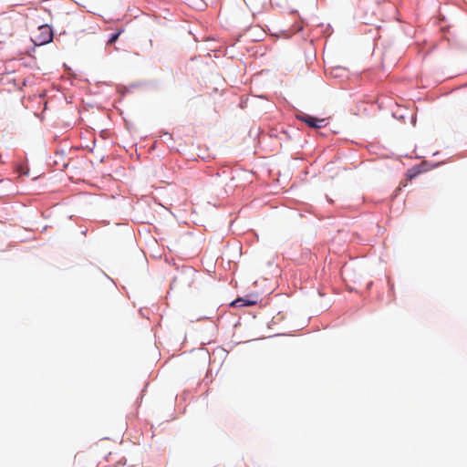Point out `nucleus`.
I'll use <instances>...</instances> for the list:
<instances>
[{
    "label": "nucleus",
    "instance_id": "obj_1",
    "mask_svg": "<svg viewBox=\"0 0 467 467\" xmlns=\"http://www.w3.org/2000/svg\"><path fill=\"white\" fill-rule=\"evenodd\" d=\"M26 23V17L21 13L10 11L0 14V41L22 32Z\"/></svg>",
    "mask_w": 467,
    "mask_h": 467
},
{
    "label": "nucleus",
    "instance_id": "obj_2",
    "mask_svg": "<svg viewBox=\"0 0 467 467\" xmlns=\"http://www.w3.org/2000/svg\"><path fill=\"white\" fill-rule=\"evenodd\" d=\"M53 39V31L48 25H43L37 27L32 36V41L36 46H43Z\"/></svg>",
    "mask_w": 467,
    "mask_h": 467
},
{
    "label": "nucleus",
    "instance_id": "obj_3",
    "mask_svg": "<svg viewBox=\"0 0 467 467\" xmlns=\"http://www.w3.org/2000/svg\"><path fill=\"white\" fill-rule=\"evenodd\" d=\"M196 272L194 269L187 267L184 268L180 275L174 277L172 285L177 286L179 285H185L187 287H191L194 282Z\"/></svg>",
    "mask_w": 467,
    "mask_h": 467
},
{
    "label": "nucleus",
    "instance_id": "obj_4",
    "mask_svg": "<svg viewBox=\"0 0 467 467\" xmlns=\"http://www.w3.org/2000/svg\"><path fill=\"white\" fill-rule=\"evenodd\" d=\"M297 119L305 122L310 128L319 129L326 126L325 119H317L307 114L298 115Z\"/></svg>",
    "mask_w": 467,
    "mask_h": 467
},
{
    "label": "nucleus",
    "instance_id": "obj_5",
    "mask_svg": "<svg viewBox=\"0 0 467 467\" xmlns=\"http://www.w3.org/2000/svg\"><path fill=\"white\" fill-rule=\"evenodd\" d=\"M258 303V296L256 295H251L246 297H238L234 301L231 303V306L234 307H242V306H254Z\"/></svg>",
    "mask_w": 467,
    "mask_h": 467
},
{
    "label": "nucleus",
    "instance_id": "obj_6",
    "mask_svg": "<svg viewBox=\"0 0 467 467\" xmlns=\"http://www.w3.org/2000/svg\"><path fill=\"white\" fill-rule=\"evenodd\" d=\"M422 171L418 167H413L408 171V177L410 180H412L416 176H418Z\"/></svg>",
    "mask_w": 467,
    "mask_h": 467
},
{
    "label": "nucleus",
    "instance_id": "obj_7",
    "mask_svg": "<svg viewBox=\"0 0 467 467\" xmlns=\"http://www.w3.org/2000/svg\"><path fill=\"white\" fill-rule=\"evenodd\" d=\"M120 33H121V32H120V31H119V32H117V33H115V34H113V35L109 37V41H108V44L111 45V44L115 43V42L118 40V38H119V36Z\"/></svg>",
    "mask_w": 467,
    "mask_h": 467
}]
</instances>
